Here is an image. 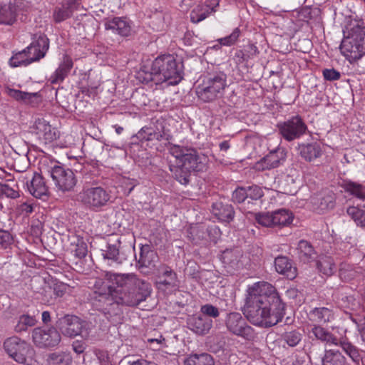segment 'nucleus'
I'll use <instances>...</instances> for the list:
<instances>
[{"label":"nucleus","instance_id":"obj_22","mask_svg":"<svg viewBox=\"0 0 365 365\" xmlns=\"http://www.w3.org/2000/svg\"><path fill=\"white\" fill-rule=\"evenodd\" d=\"M298 155L307 163H312L322 155L323 150L318 142L302 143L297 147Z\"/></svg>","mask_w":365,"mask_h":365},{"label":"nucleus","instance_id":"obj_52","mask_svg":"<svg viewBox=\"0 0 365 365\" xmlns=\"http://www.w3.org/2000/svg\"><path fill=\"white\" fill-rule=\"evenodd\" d=\"M246 187V192L247 193V199L252 201L260 200L264 196L262 188L257 185H252Z\"/></svg>","mask_w":365,"mask_h":365},{"label":"nucleus","instance_id":"obj_5","mask_svg":"<svg viewBox=\"0 0 365 365\" xmlns=\"http://www.w3.org/2000/svg\"><path fill=\"white\" fill-rule=\"evenodd\" d=\"M344 38L340 44L341 53L350 60L356 61L365 54V21L349 16L343 29Z\"/></svg>","mask_w":365,"mask_h":365},{"label":"nucleus","instance_id":"obj_3","mask_svg":"<svg viewBox=\"0 0 365 365\" xmlns=\"http://www.w3.org/2000/svg\"><path fill=\"white\" fill-rule=\"evenodd\" d=\"M169 152L175 159L169 163V170L181 185H188L192 173L202 172L206 168V157L195 148L173 145Z\"/></svg>","mask_w":365,"mask_h":365},{"label":"nucleus","instance_id":"obj_28","mask_svg":"<svg viewBox=\"0 0 365 365\" xmlns=\"http://www.w3.org/2000/svg\"><path fill=\"white\" fill-rule=\"evenodd\" d=\"M277 272L289 279H294L297 275V268L293 265V261L288 257L279 255L274 259Z\"/></svg>","mask_w":365,"mask_h":365},{"label":"nucleus","instance_id":"obj_41","mask_svg":"<svg viewBox=\"0 0 365 365\" xmlns=\"http://www.w3.org/2000/svg\"><path fill=\"white\" fill-rule=\"evenodd\" d=\"M184 365H215L213 356L208 353L191 354L184 360Z\"/></svg>","mask_w":365,"mask_h":365},{"label":"nucleus","instance_id":"obj_4","mask_svg":"<svg viewBox=\"0 0 365 365\" xmlns=\"http://www.w3.org/2000/svg\"><path fill=\"white\" fill-rule=\"evenodd\" d=\"M183 65L170 54L158 56L151 66H143L138 72L137 78L143 83L153 82L158 85L168 81L169 85H177L183 78Z\"/></svg>","mask_w":365,"mask_h":365},{"label":"nucleus","instance_id":"obj_36","mask_svg":"<svg viewBox=\"0 0 365 365\" xmlns=\"http://www.w3.org/2000/svg\"><path fill=\"white\" fill-rule=\"evenodd\" d=\"M48 365H71L73 357L68 351H55L47 356Z\"/></svg>","mask_w":365,"mask_h":365},{"label":"nucleus","instance_id":"obj_35","mask_svg":"<svg viewBox=\"0 0 365 365\" xmlns=\"http://www.w3.org/2000/svg\"><path fill=\"white\" fill-rule=\"evenodd\" d=\"M121 242L118 239L114 243L107 242L105 249H102V255L104 259L121 264L125 257H122L120 254V247Z\"/></svg>","mask_w":365,"mask_h":365},{"label":"nucleus","instance_id":"obj_64","mask_svg":"<svg viewBox=\"0 0 365 365\" xmlns=\"http://www.w3.org/2000/svg\"><path fill=\"white\" fill-rule=\"evenodd\" d=\"M244 50L249 59L253 58L259 53L257 47L253 43H249Z\"/></svg>","mask_w":365,"mask_h":365},{"label":"nucleus","instance_id":"obj_12","mask_svg":"<svg viewBox=\"0 0 365 365\" xmlns=\"http://www.w3.org/2000/svg\"><path fill=\"white\" fill-rule=\"evenodd\" d=\"M155 287L164 294H171L179 287L177 273L168 264H161L156 269Z\"/></svg>","mask_w":365,"mask_h":365},{"label":"nucleus","instance_id":"obj_54","mask_svg":"<svg viewBox=\"0 0 365 365\" xmlns=\"http://www.w3.org/2000/svg\"><path fill=\"white\" fill-rule=\"evenodd\" d=\"M247 199V193L246 192V187L242 186H237L232 193V200L235 203L240 204Z\"/></svg>","mask_w":365,"mask_h":365},{"label":"nucleus","instance_id":"obj_47","mask_svg":"<svg viewBox=\"0 0 365 365\" xmlns=\"http://www.w3.org/2000/svg\"><path fill=\"white\" fill-rule=\"evenodd\" d=\"M36 322L37 321L34 317H31L29 314H22L19 317L14 330L17 333L25 331L29 327H34Z\"/></svg>","mask_w":365,"mask_h":365},{"label":"nucleus","instance_id":"obj_25","mask_svg":"<svg viewBox=\"0 0 365 365\" xmlns=\"http://www.w3.org/2000/svg\"><path fill=\"white\" fill-rule=\"evenodd\" d=\"M212 213L220 221L225 222H232L235 215L234 207L222 200H217L211 206Z\"/></svg>","mask_w":365,"mask_h":365},{"label":"nucleus","instance_id":"obj_56","mask_svg":"<svg viewBox=\"0 0 365 365\" xmlns=\"http://www.w3.org/2000/svg\"><path fill=\"white\" fill-rule=\"evenodd\" d=\"M200 312L207 317L217 318L220 315V312L217 307L213 306L211 304H206L201 306Z\"/></svg>","mask_w":365,"mask_h":365},{"label":"nucleus","instance_id":"obj_18","mask_svg":"<svg viewBox=\"0 0 365 365\" xmlns=\"http://www.w3.org/2000/svg\"><path fill=\"white\" fill-rule=\"evenodd\" d=\"M336 194L331 190H325L312 197L313 209L319 214H323L333 210L336 205Z\"/></svg>","mask_w":365,"mask_h":365},{"label":"nucleus","instance_id":"obj_57","mask_svg":"<svg viewBox=\"0 0 365 365\" xmlns=\"http://www.w3.org/2000/svg\"><path fill=\"white\" fill-rule=\"evenodd\" d=\"M41 136L43 137L46 143H51L58 138L59 132L49 124Z\"/></svg>","mask_w":365,"mask_h":365},{"label":"nucleus","instance_id":"obj_33","mask_svg":"<svg viewBox=\"0 0 365 365\" xmlns=\"http://www.w3.org/2000/svg\"><path fill=\"white\" fill-rule=\"evenodd\" d=\"M298 257L303 263H309L317 257V252L312 245L304 240H301L297 247Z\"/></svg>","mask_w":365,"mask_h":365},{"label":"nucleus","instance_id":"obj_23","mask_svg":"<svg viewBox=\"0 0 365 365\" xmlns=\"http://www.w3.org/2000/svg\"><path fill=\"white\" fill-rule=\"evenodd\" d=\"M26 186L29 193L36 198L48 195V187L41 174L34 173L31 180L26 181Z\"/></svg>","mask_w":365,"mask_h":365},{"label":"nucleus","instance_id":"obj_26","mask_svg":"<svg viewBox=\"0 0 365 365\" xmlns=\"http://www.w3.org/2000/svg\"><path fill=\"white\" fill-rule=\"evenodd\" d=\"M326 342L335 345H339L345 353L356 364H359L361 360V356L359 354V349L352 344L346 338H341L339 339L336 336L329 332V336H327Z\"/></svg>","mask_w":365,"mask_h":365},{"label":"nucleus","instance_id":"obj_43","mask_svg":"<svg viewBox=\"0 0 365 365\" xmlns=\"http://www.w3.org/2000/svg\"><path fill=\"white\" fill-rule=\"evenodd\" d=\"M31 51L28 48H25L21 51L13 52L12 56L9 59V65L11 67L16 68L19 66H27L30 65L31 61L29 59Z\"/></svg>","mask_w":365,"mask_h":365},{"label":"nucleus","instance_id":"obj_50","mask_svg":"<svg viewBox=\"0 0 365 365\" xmlns=\"http://www.w3.org/2000/svg\"><path fill=\"white\" fill-rule=\"evenodd\" d=\"M255 219L258 224L263 227H274L272 212L255 213Z\"/></svg>","mask_w":365,"mask_h":365},{"label":"nucleus","instance_id":"obj_29","mask_svg":"<svg viewBox=\"0 0 365 365\" xmlns=\"http://www.w3.org/2000/svg\"><path fill=\"white\" fill-rule=\"evenodd\" d=\"M73 67V61L72 58L68 54H64L58 67L49 78L51 83L58 84L62 83L68 76Z\"/></svg>","mask_w":365,"mask_h":365},{"label":"nucleus","instance_id":"obj_51","mask_svg":"<svg viewBox=\"0 0 365 365\" xmlns=\"http://www.w3.org/2000/svg\"><path fill=\"white\" fill-rule=\"evenodd\" d=\"M40 296L38 299L44 304H53L56 301L51 285L43 287L40 292Z\"/></svg>","mask_w":365,"mask_h":365},{"label":"nucleus","instance_id":"obj_10","mask_svg":"<svg viewBox=\"0 0 365 365\" xmlns=\"http://www.w3.org/2000/svg\"><path fill=\"white\" fill-rule=\"evenodd\" d=\"M280 136L287 142L299 139L308 132V127L304 119L299 115L288 120L279 122L276 125Z\"/></svg>","mask_w":365,"mask_h":365},{"label":"nucleus","instance_id":"obj_32","mask_svg":"<svg viewBox=\"0 0 365 365\" xmlns=\"http://www.w3.org/2000/svg\"><path fill=\"white\" fill-rule=\"evenodd\" d=\"M206 226L203 224L191 225L186 230V236L194 245L206 243Z\"/></svg>","mask_w":365,"mask_h":365},{"label":"nucleus","instance_id":"obj_53","mask_svg":"<svg viewBox=\"0 0 365 365\" xmlns=\"http://www.w3.org/2000/svg\"><path fill=\"white\" fill-rule=\"evenodd\" d=\"M240 34L241 31L238 27H237L232 31L231 34L218 39V42L222 46H231L236 43Z\"/></svg>","mask_w":365,"mask_h":365},{"label":"nucleus","instance_id":"obj_46","mask_svg":"<svg viewBox=\"0 0 365 365\" xmlns=\"http://www.w3.org/2000/svg\"><path fill=\"white\" fill-rule=\"evenodd\" d=\"M6 93L15 100L22 101L27 103H31L33 98L38 96L37 93H27L14 88H8Z\"/></svg>","mask_w":365,"mask_h":365},{"label":"nucleus","instance_id":"obj_34","mask_svg":"<svg viewBox=\"0 0 365 365\" xmlns=\"http://www.w3.org/2000/svg\"><path fill=\"white\" fill-rule=\"evenodd\" d=\"M49 39L46 34L43 33L36 34L32 38V42L27 48L28 50H31L32 48H39L38 55L35 59H41L46 56L49 48Z\"/></svg>","mask_w":365,"mask_h":365},{"label":"nucleus","instance_id":"obj_38","mask_svg":"<svg viewBox=\"0 0 365 365\" xmlns=\"http://www.w3.org/2000/svg\"><path fill=\"white\" fill-rule=\"evenodd\" d=\"M309 318L312 322L324 324L334 319L333 310L327 307H316L310 311Z\"/></svg>","mask_w":365,"mask_h":365},{"label":"nucleus","instance_id":"obj_61","mask_svg":"<svg viewBox=\"0 0 365 365\" xmlns=\"http://www.w3.org/2000/svg\"><path fill=\"white\" fill-rule=\"evenodd\" d=\"M206 242H213L216 243L220 232V229L216 225H213L206 227Z\"/></svg>","mask_w":365,"mask_h":365},{"label":"nucleus","instance_id":"obj_40","mask_svg":"<svg viewBox=\"0 0 365 365\" xmlns=\"http://www.w3.org/2000/svg\"><path fill=\"white\" fill-rule=\"evenodd\" d=\"M341 187L345 192L355 197L362 200H365V185L350 180H344L341 184Z\"/></svg>","mask_w":365,"mask_h":365},{"label":"nucleus","instance_id":"obj_21","mask_svg":"<svg viewBox=\"0 0 365 365\" xmlns=\"http://www.w3.org/2000/svg\"><path fill=\"white\" fill-rule=\"evenodd\" d=\"M304 331L299 328L287 329L279 338V341L284 349H293L302 344Z\"/></svg>","mask_w":365,"mask_h":365},{"label":"nucleus","instance_id":"obj_11","mask_svg":"<svg viewBox=\"0 0 365 365\" xmlns=\"http://www.w3.org/2000/svg\"><path fill=\"white\" fill-rule=\"evenodd\" d=\"M225 321L227 330L232 334L247 341H254L257 338L255 330L247 323L240 313L230 312L227 314Z\"/></svg>","mask_w":365,"mask_h":365},{"label":"nucleus","instance_id":"obj_60","mask_svg":"<svg viewBox=\"0 0 365 365\" xmlns=\"http://www.w3.org/2000/svg\"><path fill=\"white\" fill-rule=\"evenodd\" d=\"M48 125L49 123L43 118H37L32 127L33 132L41 136Z\"/></svg>","mask_w":365,"mask_h":365},{"label":"nucleus","instance_id":"obj_49","mask_svg":"<svg viewBox=\"0 0 365 365\" xmlns=\"http://www.w3.org/2000/svg\"><path fill=\"white\" fill-rule=\"evenodd\" d=\"M36 203L34 200H27L18 204L16 210L19 215L28 216L34 211Z\"/></svg>","mask_w":365,"mask_h":365},{"label":"nucleus","instance_id":"obj_62","mask_svg":"<svg viewBox=\"0 0 365 365\" xmlns=\"http://www.w3.org/2000/svg\"><path fill=\"white\" fill-rule=\"evenodd\" d=\"M311 333L313 334L317 339L322 341H326V339H328L327 336H329V331L320 326H314L312 329Z\"/></svg>","mask_w":365,"mask_h":365},{"label":"nucleus","instance_id":"obj_42","mask_svg":"<svg viewBox=\"0 0 365 365\" xmlns=\"http://www.w3.org/2000/svg\"><path fill=\"white\" fill-rule=\"evenodd\" d=\"M318 271L327 277L331 276L336 271V264L334 259L329 256H322L316 262Z\"/></svg>","mask_w":365,"mask_h":365},{"label":"nucleus","instance_id":"obj_7","mask_svg":"<svg viewBox=\"0 0 365 365\" xmlns=\"http://www.w3.org/2000/svg\"><path fill=\"white\" fill-rule=\"evenodd\" d=\"M227 86V76L224 72L208 73L202 77L197 88V95L204 102H211L223 95Z\"/></svg>","mask_w":365,"mask_h":365},{"label":"nucleus","instance_id":"obj_31","mask_svg":"<svg viewBox=\"0 0 365 365\" xmlns=\"http://www.w3.org/2000/svg\"><path fill=\"white\" fill-rule=\"evenodd\" d=\"M18 0L9 1L8 4L0 5V24L12 25L16 20L19 6Z\"/></svg>","mask_w":365,"mask_h":365},{"label":"nucleus","instance_id":"obj_55","mask_svg":"<svg viewBox=\"0 0 365 365\" xmlns=\"http://www.w3.org/2000/svg\"><path fill=\"white\" fill-rule=\"evenodd\" d=\"M13 242V235L9 231L0 229V248L7 249Z\"/></svg>","mask_w":365,"mask_h":365},{"label":"nucleus","instance_id":"obj_13","mask_svg":"<svg viewBox=\"0 0 365 365\" xmlns=\"http://www.w3.org/2000/svg\"><path fill=\"white\" fill-rule=\"evenodd\" d=\"M4 348L11 359L20 364H26L27 358L33 353L31 345L16 336L7 338L4 342Z\"/></svg>","mask_w":365,"mask_h":365},{"label":"nucleus","instance_id":"obj_37","mask_svg":"<svg viewBox=\"0 0 365 365\" xmlns=\"http://www.w3.org/2000/svg\"><path fill=\"white\" fill-rule=\"evenodd\" d=\"M156 125H154L153 126H147L148 128V133H147V135L150 136V141H161L163 140L170 141L173 138V136L165 130L163 121L156 120Z\"/></svg>","mask_w":365,"mask_h":365},{"label":"nucleus","instance_id":"obj_1","mask_svg":"<svg viewBox=\"0 0 365 365\" xmlns=\"http://www.w3.org/2000/svg\"><path fill=\"white\" fill-rule=\"evenodd\" d=\"M285 312L286 304L270 283L258 282L247 288L243 314L253 325L271 328L282 321Z\"/></svg>","mask_w":365,"mask_h":365},{"label":"nucleus","instance_id":"obj_8","mask_svg":"<svg viewBox=\"0 0 365 365\" xmlns=\"http://www.w3.org/2000/svg\"><path fill=\"white\" fill-rule=\"evenodd\" d=\"M113 287L112 284L108 286L106 291L104 292L94 291L89 295V301L92 307L103 313L108 320L120 313L118 303H117L113 294Z\"/></svg>","mask_w":365,"mask_h":365},{"label":"nucleus","instance_id":"obj_30","mask_svg":"<svg viewBox=\"0 0 365 365\" xmlns=\"http://www.w3.org/2000/svg\"><path fill=\"white\" fill-rule=\"evenodd\" d=\"M219 6V1L212 0L197 6L190 12V21L192 23H199L205 19L210 14L215 12V8Z\"/></svg>","mask_w":365,"mask_h":365},{"label":"nucleus","instance_id":"obj_14","mask_svg":"<svg viewBox=\"0 0 365 365\" xmlns=\"http://www.w3.org/2000/svg\"><path fill=\"white\" fill-rule=\"evenodd\" d=\"M32 339L38 347H50L57 346L61 336L56 328L51 327L47 329L37 327L33 329Z\"/></svg>","mask_w":365,"mask_h":365},{"label":"nucleus","instance_id":"obj_45","mask_svg":"<svg viewBox=\"0 0 365 365\" xmlns=\"http://www.w3.org/2000/svg\"><path fill=\"white\" fill-rule=\"evenodd\" d=\"M279 187L282 193L287 195H294L297 193L299 185L294 177L289 174L284 175L279 181Z\"/></svg>","mask_w":365,"mask_h":365},{"label":"nucleus","instance_id":"obj_39","mask_svg":"<svg viewBox=\"0 0 365 365\" xmlns=\"http://www.w3.org/2000/svg\"><path fill=\"white\" fill-rule=\"evenodd\" d=\"M274 227H283L292 224L294 215L287 209H279L272 212Z\"/></svg>","mask_w":365,"mask_h":365},{"label":"nucleus","instance_id":"obj_20","mask_svg":"<svg viewBox=\"0 0 365 365\" xmlns=\"http://www.w3.org/2000/svg\"><path fill=\"white\" fill-rule=\"evenodd\" d=\"M158 259L157 252L150 245H142L140 247L139 259L136 261V267L141 272H145L146 269H153Z\"/></svg>","mask_w":365,"mask_h":365},{"label":"nucleus","instance_id":"obj_27","mask_svg":"<svg viewBox=\"0 0 365 365\" xmlns=\"http://www.w3.org/2000/svg\"><path fill=\"white\" fill-rule=\"evenodd\" d=\"M188 328L197 335L209 333L212 327V320L204 315H193L187 320Z\"/></svg>","mask_w":365,"mask_h":365},{"label":"nucleus","instance_id":"obj_19","mask_svg":"<svg viewBox=\"0 0 365 365\" xmlns=\"http://www.w3.org/2000/svg\"><path fill=\"white\" fill-rule=\"evenodd\" d=\"M243 252L240 248L226 249L221 255V260L227 272L232 274L243 267Z\"/></svg>","mask_w":365,"mask_h":365},{"label":"nucleus","instance_id":"obj_6","mask_svg":"<svg viewBox=\"0 0 365 365\" xmlns=\"http://www.w3.org/2000/svg\"><path fill=\"white\" fill-rule=\"evenodd\" d=\"M111 192L97 183L86 182L77 194V200L93 212H101L112 202Z\"/></svg>","mask_w":365,"mask_h":365},{"label":"nucleus","instance_id":"obj_24","mask_svg":"<svg viewBox=\"0 0 365 365\" xmlns=\"http://www.w3.org/2000/svg\"><path fill=\"white\" fill-rule=\"evenodd\" d=\"M77 0H67L56 6L53 12V19L55 23H61L70 19L73 12L78 9Z\"/></svg>","mask_w":365,"mask_h":365},{"label":"nucleus","instance_id":"obj_2","mask_svg":"<svg viewBox=\"0 0 365 365\" xmlns=\"http://www.w3.org/2000/svg\"><path fill=\"white\" fill-rule=\"evenodd\" d=\"M109 279L119 306L136 307L151 294L150 284L135 274L112 273Z\"/></svg>","mask_w":365,"mask_h":365},{"label":"nucleus","instance_id":"obj_17","mask_svg":"<svg viewBox=\"0 0 365 365\" xmlns=\"http://www.w3.org/2000/svg\"><path fill=\"white\" fill-rule=\"evenodd\" d=\"M104 27L122 37H129L133 34L132 21L124 16L105 19Z\"/></svg>","mask_w":365,"mask_h":365},{"label":"nucleus","instance_id":"obj_44","mask_svg":"<svg viewBox=\"0 0 365 365\" xmlns=\"http://www.w3.org/2000/svg\"><path fill=\"white\" fill-rule=\"evenodd\" d=\"M322 363V365H346V358L339 351L330 349L325 351Z\"/></svg>","mask_w":365,"mask_h":365},{"label":"nucleus","instance_id":"obj_59","mask_svg":"<svg viewBox=\"0 0 365 365\" xmlns=\"http://www.w3.org/2000/svg\"><path fill=\"white\" fill-rule=\"evenodd\" d=\"M324 79L327 81H334L340 79L341 73L334 68H324L322 70Z\"/></svg>","mask_w":365,"mask_h":365},{"label":"nucleus","instance_id":"obj_48","mask_svg":"<svg viewBox=\"0 0 365 365\" xmlns=\"http://www.w3.org/2000/svg\"><path fill=\"white\" fill-rule=\"evenodd\" d=\"M347 215L358 226L365 228V211L358 207L350 206L346 210Z\"/></svg>","mask_w":365,"mask_h":365},{"label":"nucleus","instance_id":"obj_63","mask_svg":"<svg viewBox=\"0 0 365 365\" xmlns=\"http://www.w3.org/2000/svg\"><path fill=\"white\" fill-rule=\"evenodd\" d=\"M88 253L87 245L84 242H81L76 245L74 250V255L78 259L84 258Z\"/></svg>","mask_w":365,"mask_h":365},{"label":"nucleus","instance_id":"obj_9","mask_svg":"<svg viewBox=\"0 0 365 365\" xmlns=\"http://www.w3.org/2000/svg\"><path fill=\"white\" fill-rule=\"evenodd\" d=\"M48 173L56 187L63 192L73 190L76 185L77 178L73 171L58 162L53 163V165L48 169Z\"/></svg>","mask_w":365,"mask_h":365},{"label":"nucleus","instance_id":"obj_15","mask_svg":"<svg viewBox=\"0 0 365 365\" xmlns=\"http://www.w3.org/2000/svg\"><path fill=\"white\" fill-rule=\"evenodd\" d=\"M286 158L287 152L282 148H277L257 161L254 165V169L262 172L278 168L284 164Z\"/></svg>","mask_w":365,"mask_h":365},{"label":"nucleus","instance_id":"obj_16","mask_svg":"<svg viewBox=\"0 0 365 365\" xmlns=\"http://www.w3.org/2000/svg\"><path fill=\"white\" fill-rule=\"evenodd\" d=\"M84 325L85 321L76 315L66 314L58 321V327L62 334L71 338L80 335Z\"/></svg>","mask_w":365,"mask_h":365},{"label":"nucleus","instance_id":"obj_58","mask_svg":"<svg viewBox=\"0 0 365 365\" xmlns=\"http://www.w3.org/2000/svg\"><path fill=\"white\" fill-rule=\"evenodd\" d=\"M51 289L55 299H56L57 298H61L64 296L68 289V286L65 283L58 282L51 286Z\"/></svg>","mask_w":365,"mask_h":365}]
</instances>
